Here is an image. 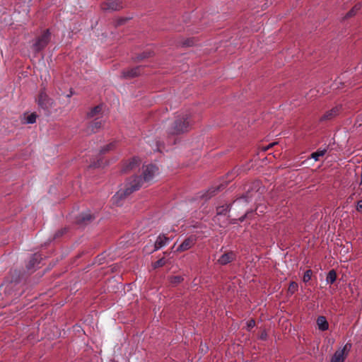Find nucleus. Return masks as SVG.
I'll list each match as a JSON object with an SVG mask.
<instances>
[{"label":"nucleus","instance_id":"f8f14e48","mask_svg":"<svg viewBox=\"0 0 362 362\" xmlns=\"http://www.w3.org/2000/svg\"><path fill=\"white\" fill-rule=\"evenodd\" d=\"M141 73V67L137 66L133 69H131L127 71H123V76L124 78H133L138 75H139Z\"/></svg>","mask_w":362,"mask_h":362},{"label":"nucleus","instance_id":"473e14b6","mask_svg":"<svg viewBox=\"0 0 362 362\" xmlns=\"http://www.w3.org/2000/svg\"><path fill=\"white\" fill-rule=\"evenodd\" d=\"M358 117H359L358 119L362 120V113L360 115H358Z\"/></svg>","mask_w":362,"mask_h":362},{"label":"nucleus","instance_id":"9d476101","mask_svg":"<svg viewBox=\"0 0 362 362\" xmlns=\"http://www.w3.org/2000/svg\"><path fill=\"white\" fill-rule=\"evenodd\" d=\"M168 242L169 238H168L163 235H160L155 242L153 251L158 250L161 247H164L165 245L168 244Z\"/></svg>","mask_w":362,"mask_h":362},{"label":"nucleus","instance_id":"c85d7f7f","mask_svg":"<svg viewBox=\"0 0 362 362\" xmlns=\"http://www.w3.org/2000/svg\"><path fill=\"white\" fill-rule=\"evenodd\" d=\"M255 320H249V321H248V322H247V327H248L249 328H252V327H255Z\"/></svg>","mask_w":362,"mask_h":362},{"label":"nucleus","instance_id":"423d86ee","mask_svg":"<svg viewBox=\"0 0 362 362\" xmlns=\"http://www.w3.org/2000/svg\"><path fill=\"white\" fill-rule=\"evenodd\" d=\"M101 8L106 11H115L122 8V5L118 0H107L102 4Z\"/></svg>","mask_w":362,"mask_h":362},{"label":"nucleus","instance_id":"39448f33","mask_svg":"<svg viewBox=\"0 0 362 362\" xmlns=\"http://www.w3.org/2000/svg\"><path fill=\"white\" fill-rule=\"evenodd\" d=\"M37 103L39 106H40L42 109L49 110L50 108L53 107L54 101L52 99L49 98L48 95L44 93L41 92L38 96Z\"/></svg>","mask_w":362,"mask_h":362},{"label":"nucleus","instance_id":"f03ea898","mask_svg":"<svg viewBox=\"0 0 362 362\" xmlns=\"http://www.w3.org/2000/svg\"><path fill=\"white\" fill-rule=\"evenodd\" d=\"M190 125L189 115L188 113H182L176 117L170 132L172 134L184 133L188 131Z\"/></svg>","mask_w":362,"mask_h":362},{"label":"nucleus","instance_id":"f3484780","mask_svg":"<svg viewBox=\"0 0 362 362\" xmlns=\"http://www.w3.org/2000/svg\"><path fill=\"white\" fill-rule=\"evenodd\" d=\"M326 153V150H318L311 154V158L315 160H318L320 157L323 156Z\"/></svg>","mask_w":362,"mask_h":362},{"label":"nucleus","instance_id":"4468645a","mask_svg":"<svg viewBox=\"0 0 362 362\" xmlns=\"http://www.w3.org/2000/svg\"><path fill=\"white\" fill-rule=\"evenodd\" d=\"M337 279V274L334 269L330 270L326 278V281L328 284H333Z\"/></svg>","mask_w":362,"mask_h":362},{"label":"nucleus","instance_id":"f257e3e1","mask_svg":"<svg viewBox=\"0 0 362 362\" xmlns=\"http://www.w3.org/2000/svg\"><path fill=\"white\" fill-rule=\"evenodd\" d=\"M158 168L152 164L143 167L142 177L134 176L127 180L123 187L112 197V203L117 206L122 204V201L134 192L139 189L144 183H151L158 175Z\"/></svg>","mask_w":362,"mask_h":362},{"label":"nucleus","instance_id":"9b49d317","mask_svg":"<svg viewBox=\"0 0 362 362\" xmlns=\"http://www.w3.org/2000/svg\"><path fill=\"white\" fill-rule=\"evenodd\" d=\"M140 160L138 158H134L129 160L124 167L123 170L127 172L137 168L140 164Z\"/></svg>","mask_w":362,"mask_h":362},{"label":"nucleus","instance_id":"c756f323","mask_svg":"<svg viewBox=\"0 0 362 362\" xmlns=\"http://www.w3.org/2000/svg\"><path fill=\"white\" fill-rule=\"evenodd\" d=\"M274 145H275V143L270 144H269V145H268L267 147L264 148V151H267V150H268L269 148H270L272 146H273Z\"/></svg>","mask_w":362,"mask_h":362},{"label":"nucleus","instance_id":"1a4fd4ad","mask_svg":"<svg viewBox=\"0 0 362 362\" xmlns=\"http://www.w3.org/2000/svg\"><path fill=\"white\" fill-rule=\"evenodd\" d=\"M340 107H335L330 110L326 112L320 118V121L330 120L335 117L339 112Z\"/></svg>","mask_w":362,"mask_h":362},{"label":"nucleus","instance_id":"a878e982","mask_svg":"<svg viewBox=\"0 0 362 362\" xmlns=\"http://www.w3.org/2000/svg\"><path fill=\"white\" fill-rule=\"evenodd\" d=\"M361 8V6L360 5H356L348 13H347V16H352L353 15H354L356 12V11L359 10Z\"/></svg>","mask_w":362,"mask_h":362},{"label":"nucleus","instance_id":"ddd939ff","mask_svg":"<svg viewBox=\"0 0 362 362\" xmlns=\"http://www.w3.org/2000/svg\"><path fill=\"white\" fill-rule=\"evenodd\" d=\"M317 325L318 327V329L321 331H325L327 330L329 328V324L327 322V320L324 316H320L317 319Z\"/></svg>","mask_w":362,"mask_h":362},{"label":"nucleus","instance_id":"7ed1b4c3","mask_svg":"<svg viewBox=\"0 0 362 362\" xmlns=\"http://www.w3.org/2000/svg\"><path fill=\"white\" fill-rule=\"evenodd\" d=\"M351 349V344L346 343L343 347L339 348L334 353L330 362H344Z\"/></svg>","mask_w":362,"mask_h":362},{"label":"nucleus","instance_id":"5701e85b","mask_svg":"<svg viewBox=\"0 0 362 362\" xmlns=\"http://www.w3.org/2000/svg\"><path fill=\"white\" fill-rule=\"evenodd\" d=\"M93 218V216L90 214H84L81 215V221L85 223L87 221H90Z\"/></svg>","mask_w":362,"mask_h":362},{"label":"nucleus","instance_id":"20e7f679","mask_svg":"<svg viewBox=\"0 0 362 362\" xmlns=\"http://www.w3.org/2000/svg\"><path fill=\"white\" fill-rule=\"evenodd\" d=\"M50 33L48 30L45 31L40 37L37 38L33 45V48L36 52H40L44 49L49 41Z\"/></svg>","mask_w":362,"mask_h":362},{"label":"nucleus","instance_id":"4be33fe9","mask_svg":"<svg viewBox=\"0 0 362 362\" xmlns=\"http://www.w3.org/2000/svg\"><path fill=\"white\" fill-rule=\"evenodd\" d=\"M228 211V206H220L217 208V216L222 214H226Z\"/></svg>","mask_w":362,"mask_h":362},{"label":"nucleus","instance_id":"393cba45","mask_svg":"<svg viewBox=\"0 0 362 362\" xmlns=\"http://www.w3.org/2000/svg\"><path fill=\"white\" fill-rule=\"evenodd\" d=\"M311 275H312V272L310 270L306 271L303 275V281L304 282L309 281L311 279Z\"/></svg>","mask_w":362,"mask_h":362},{"label":"nucleus","instance_id":"aec40b11","mask_svg":"<svg viewBox=\"0 0 362 362\" xmlns=\"http://www.w3.org/2000/svg\"><path fill=\"white\" fill-rule=\"evenodd\" d=\"M182 280L183 279L180 276H172L170 279V283L175 285L180 284Z\"/></svg>","mask_w":362,"mask_h":362},{"label":"nucleus","instance_id":"a211bd4d","mask_svg":"<svg viewBox=\"0 0 362 362\" xmlns=\"http://www.w3.org/2000/svg\"><path fill=\"white\" fill-rule=\"evenodd\" d=\"M103 125L102 120L95 119L91 124V128L93 131L98 130Z\"/></svg>","mask_w":362,"mask_h":362},{"label":"nucleus","instance_id":"2eb2a0df","mask_svg":"<svg viewBox=\"0 0 362 362\" xmlns=\"http://www.w3.org/2000/svg\"><path fill=\"white\" fill-rule=\"evenodd\" d=\"M37 115L35 113H31L28 116L24 117L25 124H34L36 122Z\"/></svg>","mask_w":362,"mask_h":362},{"label":"nucleus","instance_id":"cd10ccee","mask_svg":"<svg viewBox=\"0 0 362 362\" xmlns=\"http://www.w3.org/2000/svg\"><path fill=\"white\" fill-rule=\"evenodd\" d=\"M297 288V284L295 282H291L289 286V290L294 291Z\"/></svg>","mask_w":362,"mask_h":362},{"label":"nucleus","instance_id":"412c9836","mask_svg":"<svg viewBox=\"0 0 362 362\" xmlns=\"http://www.w3.org/2000/svg\"><path fill=\"white\" fill-rule=\"evenodd\" d=\"M115 142L110 143L109 144H107L105 146H104L101 149V151L103 153H105L106 152H108L109 151L112 150L115 148Z\"/></svg>","mask_w":362,"mask_h":362},{"label":"nucleus","instance_id":"b1692460","mask_svg":"<svg viewBox=\"0 0 362 362\" xmlns=\"http://www.w3.org/2000/svg\"><path fill=\"white\" fill-rule=\"evenodd\" d=\"M165 260L164 258H161L160 259H158V261H156V262L153 263V268H157V267H162L165 264Z\"/></svg>","mask_w":362,"mask_h":362},{"label":"nucleus","instance_id":"6ab92c4d","mask_svg":"<svg viewBox=\"0 0 362 362\" xmlns=\"http://www.w3.org/2000/svg\"><path fill=\"white\" fill-rule=\"evenodd\" d=\"M247 202L246 197H240L239 199H237L234 202H233V205L235 206H240L241 205H243L244 204H245L246 202Z\"/></svg>","mask_w":362,"mask_h":362},{"label":"nucleus","instance_id":"bb28decb","mask_svg":"<svg viewBox=\"0 0 362 362\" xmlns=\"http://www.w3.org/2000/svg\"><path fill=\"white\" fill-rule=\"evenodd\" d=\"M356 209H357V211H362V200H359V201L357 202Z\"/></svg>","mask_w":362,"mask_h":362},{"label":"nucleus","instance_id":"7c9ffc66","mask_svg":"<svg viewBox=\"0 0 362 362\" xmlns=\"http://www.w3.org/2000/svg\"><path fill=\"white\" fill-rule=\"evenodd\" d=\"M266 337H267V334L262 333L261 335V339H266Z\"/></svg>","mask_w":362,"mask_h":362},{"label":"nucleus","instance_id":"0eeeda50","mask_svg":"<svg viewBox=\"0 0 362 362\" xmlns=\"http://www.w3.org/2000/svg\"><path fill=\"white\" fill-rule=\"evenodd\" d=\"M197 243V237L190 235L177 248V252H184L192 248Z\"/></svg>","mask_w":362,"mask_h":362},{"label":"nucleus","instance_id":"dca6fc26","mask_svg":"<svg viewBox=\"0 0 362 362\" xmlns=\"http://www.w3.org/2000/svg\"><path fill=\"white\" fill-rule=\"evenodd\" d=\"M102 111V106L98 105L93 109L90 110V111L88 113V117H93L95 116H97L100 115V113Z\"/></svg>","mask_w":362,"mask_h":362},{"label":"nucleus","instance_id":"2f4dec72","mask_svg":"<svg viewBox=\"0 0 362 362\" xmlns=\"http://www.w3.org/2000/svg\"><path fill=\"white\" fill-rule=\"evenodd\" d=\"M358 117H359L358 119L362 120V113L360 115H358Z\"/></svg>","mask_w":362,"mask_h":362},{"label":"nucleus","instance_id":"6e6552de","mask_svg":"<svg viewBox=\"0 0 362 362\" xmlns=\"http://www.w3.org/2000/svg\"><path fill=\"white\" fill-rule=\"evenodd\" d=\"M235 258V255L233 252H229L227 253L223 254L218 259V262L220 264L225 265L230 262H232Z\"/></svg>","mask_w":362,"mask_h":362}]
</instances>
